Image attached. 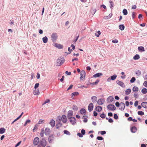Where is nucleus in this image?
I'll return each instance as SVG.
<instances>
[{"label":"nucleus","mask_w":147,"mask_h":147,"mask_svg":"<svg viewBox=\"0 0 147 147\" xmlns=\"http://www.w3.org/2000/svg\"><path fill=\"white\" fill-rule=\"evenodd\" d=\"M77 135L80 138L82 137L83 136V135L80 133H78Z\"/></svg>","instance_id":"nucleus-51"},{"label":"nucleus","mask_w":147,"mask_h":147,"mask_svg":"<svg viewBox=\"0 0 147 147\" xmlns=\"http://www.w3.org/2000/svg\"><path fill=\"white\" fill-rule=\"evenodd\" d=\"M100 117L104 119L106 117V115L105 114L103 113L101 114L100 115Z\"/></svg>","instance_id":"nucleus-46"},{"label":"nucleus","mask_w":147,"mask_h":147,"mask_svg":"<svg viewBox=\"0 0 147 147\" xmlns=\"http://www.w3.org/2000/svg\"><path fill=\"white\" fill-rule=\"evenodd\" d=\"M55 121L54 120L52 119L51 120L49 124L51 125L52 127H53L55 126Z\"/></svg>","instance_id":"nucleus-20"},{"label":"nucleus","mask_w":147,"mask_h":147,"mask_svg":"<svg viewBox=\"0 0 147 147\" xmlns=\"http://www.w3.org/2000/svg\"><path fill=\"white\" fill-rule=\"evenodd\" d=\"M131 131L133 133H135L136 132L137 129L135 126H132L131 127Z\"/></svg>","instance_id":"nucleus-19"},{"label":"nucleus","mask_w":147,"mask_h":147,"mask_svg":"<svg viewBox=\"0 0 147 147\" xmlns=\"http://www.w3.org/2000/svg\"><path fill=\"white\" fill-rule=\"evenodd\" d=\"M108 121L109 123H112L113 122V121L112 118H110L109 119Z\"/></svg>","instance_id":"nucleus-60"},{"label":"nucleus","mask_w":147,"mask_h":147,"mask_svg":"<svg viewBox=\"0 0 147 147\" xmlns=\"http://www.w3.org/2000/svg\"><path fill=\"white\" fill-rule=\"evenodd\" d=\"M42 40L43 42L44 43H46L47 42L48 38L47 36H45L42 38Z\"/></svg>","instance_id":"nucleus-28"},{"label":"nucleus","mask_w":147,"mask_h":147,"mask_svg":"<svg viewBox=\"0 0 147 147\" xmlns=\"http://www.w3.org/2000/svg\"><path fill=\"white\" fill-rule=\"evenodd\" d=\"M100 81V80L99 79L96 80L95 82L93 83H90V84H92V85H94L97 84Z\"/></svg>","instance_id":"nucleus-35"},{"label":"nucleus","mask_w":147,"mask_h":147,"mask_svg":"<svg viewBox=\"0 0 147 147\" xmlns=\"http://www.w3.org/2000/svg\"><path fill=\"white\" fill-rule=\"evenodd\" d=\"M88 117L87 115H84L83 116L82 119H84L83 121L84 123H86L88 121Z\"/></svg>","instance_id":"nucleus-26"},{"label":"nucleus","mask_w":147,"mask_h":147,"mask_svg":"<svg viewBox=\"0 0 147 147\" xmlns=\"http://www.w3.org/2000/svg\"><path fill=\"white\" fill-rule=\"evenodd\" d=\"M105 100L102 98L99 99L97 101V103L99 105H102L103 104Z\"/></svg>","instance_id":"nucleus-14"},{"label":"nucleus","mask_w":147,"mask_h":147,"mask_svg":"<svg viewBox=\"0 0 147 147\" xmlns=\"http://www.w3.org/2000/svg\"><path fill=\"white\" fill-rule=\"evenodd\" d=\"M97 99V97L96 96H93L91 97L92 101L93 103L95 102Z\"/></svg>","instance_id":"nucleus-27"},{"label":"nucleus","mask_w":147,"mask_h":147,"mask_svg":"<svg viewBox=\"0 0 147 147\" xmlns=\"http://www.w3.org/2000/svg\"><path fill=\"white\" fill-rule=\"evenodd\" d=\"M51 39L52 41L54 42L56 41L57 38V35L56 33H53L52 34L51 36Z\"/></svg>","instance_id":"nucleus-2"},{"label":"nucleus","mask_w":147,"mask_h":147,"mask_svg":"<svg viewBox=\"0 0 147 147\" xmlns=\"http://www.w3.org/2000/svg\"><path fill=\"white\" fill-rule=\"evenodd\" d=\"M63 133L64 134L69 136L71 134L67 130H64Z\"/></svg>","instance_id":"nucleus-40"},{"label":"nucleus","mask_w":147,"mask_h":147,"mask_svg":"<svg viewBox=\"0 0 147 147\" xmlns=\"http://www.w3.org/2000/svg\"><path fill=\"white\" fill-rule=\"evenodd\" d=\"M72 109L75 111H77L78 110V107L76 105H73L72 107Z\"/></svg>","instance_id":"nucleus-37"},{"label":"nucleus","mask_w":147,"mask_h":147,"mask_svg":"<svg viewBox=\"0 0 147 147\" xmlns=\"http://www.w3.org/2000/svg\"><path fill=\"white\" fill-rule=\"evenodd\" d=\"M109 3H110V5H111L110 6V8L111 9H113V5H114V3H113V2L112 1H110Z\"/></svg>","instance_id":"nucleus-43"},{"label":"nucleus","mask_w":147,"mask_h":147,"mask_svg":"<svg viewBox=\"0 0 147 147\" xmlns=\"http://www.w3.org/2000/svg\"><path fill=\"white\" fill-rule=\"evenodd\" d=\"M100 133L102 135H103L105 134H106V132L105 131H100ZM99 132H100V131H99L98 132V134H99Z\"/></svg>","instance_id":"nucleus-48"},{"label":"nucleus","mask_w":147,"mask_h":147,"mask_svg":"<svg viewBox=\"0 0 147 147\" xmlns=\"http://www.w3.org/2000/svg\"><path fill=\"white\" fill-rule=\"evenodd\" d=\"M97 139L99 140H103V138L101 136H98L96 138Z\"/></svg>","instance_id":"nucleus-47"},{"label":"nucleus","mask_w":147,"mask_h":147,"mask_svg":"<svg viewBox=\"0 0 147 147\" xmlns=\"http://www.w3.org/2000/svg\"><path fill=\"white\" fill-rule=\"evenodd\" d=\"M40 144L42 146L45 147L47 144V141L45 139L43 138L40 141Z\"/></svg>","instance_id":"nucleus-3"},{"label":"nucleus","mask_w":147,"mask_h":147,"mask_svg":"<svg viewBox=\"0 0 147 147\" xmlns=\"http://www.w3.org/2000/svg\"><path fill=\"white\" fill-rule=\"evenodd\" d=\"M81 133L83 135H85L86 133L85 130L84 129H82L81 130Z\"/></svg>","instance_id":"nucleus-54"},{"label":"nucleus","mask_w":147,"mask_h":147,"mask_svg":"<svg viewBox=\"0 0 147 147\" xmlns=\"http://www.w3.org/2000/svg\"><path fill=\"white\" fill-rule=\"evenodd\" d=\"M102 107L98 106L96 107L95 110L98 112H100L102 111Z\"/></svg>","instance_id":"nucleus-22"},{"label":"nucleus","mask_w":147,"mask_h":147,"mask_svg":"<svg viewBox=\"0 0 147 147\" xmlns=\"http://www.w3.org/2000/svg\"><path fill=\"white\" fill-rule=\"evenodd\" d=\"M102 75V74L101 73H97L94 74L93 77L94 78L99 77Z\"/></svg>","instance_id":"nucleus-21"},{"label":"nucleus","mask_w":147,"mask_h":147,"mask_svg":"<svg viewBox=\"0 0 147 147\" xmlns=\"http://www.w3.org/2000/svg\"><path fill=\"white\" fill-rule=\"evenodd\" d=\"M94 107L93 104L92 103H90L88 106V110L89 112L92 111Z\"/></svg>","instance_id":"nucleus-10"},{"label":"nucleus","mask_w":147,"mask_h":147,"mask_svg":"<svg viewBox=\"0 0 147 147\" xmlns=\"http://www.w3.org/2000/svg\"><path fill=\"white\" fill-rule=\"evenodd\" d=\"M131 92V90L130 88H128L125 91V94L126 95H127L129 94Z\"/></svg>","instance_id":"nucleus-30"},{"label":"nucleus","mask_w":147,"mask_h":147,"mask_svg":"<svg viewBox=\"0 0 147 147\" xmlns=\"http://www.w3.org/2000/svg\"><path fill=\"white\" fill-rule=\"evenodd\" d=\"M51 132L50 129L49 128H46L45 130V134L47 136L49 135Z\"/></svg>","instance_id":"nucleus-12"},{"label":"nucleus","mask_w":147,"mask_h":147,"mask_svg":"<svg viewBox=\"0 0 147 147\" xmlns=\"http://www.w3.org/2000/svg\"><path fill=\"white\" fill-rule=\"evenodd\" d=\"M140 58L139 55L138 54L136 55L133 57V59L135 60L138 59Z\"/></svg>","instance_id":"nucleus-33"},{"label":"nucleus","mask_w":147,"mask_h":147,"mask_svg":"<svg viewBox=\"0 0 147 147\" xmlns=\"http://www.w3.org/2000/svg\"><path fill=\"white\" fill-rule=\"evenodd\" d=\"M138 115H144V113L142 111H139L138 112Z\"/></svg>","instance_id":"nucleus-41"},{"label":"nucleus","mask_w":147,"mask_h":147,"mask_svg":"<svg viewBox=\"0 0 147 147\" xmlns=\"http://www.w3.org/2000/svg\"><path fill=\"white\" fill-rule=\"evenodd\" d=\"M86 72L84 70H82L80 74L81 76L80 79L81 80H83L85 78Z\"/></svg>","instance_id":"nucleus-4"},{"label":"nucleus","mask_w":147,"mask_h":147,"mask_svg":"<svg viewBox=\"0 0 147 147\" xmlns=\"http://www.w3.org/2000/svg\"><path fill=\"white\" fill-rule=\"evenodd\" d=\"M44 120L40 119L38 121V124H40L44 122Z\"/></svg>","instance_id":"nucleus-52"},{"label":"nucleus","mask_w":147,"mask_h":147,"mask_svg":"<svg viewBox=\"0 0 147 147\" xmlns=\"http://www.w3.org/2000/svg\"><path fill=\"white\" fill-rule=\"evenodd\" d=\"M143 85L146 87L147 88V81H145L143 83Z\"/></svg>","instance_id":"nucleus-57"},{"label":"nucleus","mask_w":147,"mask_h":147,"mask_svg":"<svg viewBox=\"0 0 147 147\" xmlns=\"http://www.w3.org/2000/svg\"><path fill=\"white\" fill-rule=\"evenodd\" d=\"M118 117L117 114L115 113L114 114V118L115 119H118Z\"/></svg>","instance_id":"nucleus-53"},{"label":"nucleus","mask_w":147,"mask_h":147,"mask_svg":"<svg viewBox=\"0 0 147 147\" xmlns=\"http://www.w3.org/2000/svg\"><path fill=\"white\" fill-rule=\"evenodd\" d=\"M97 34L96 33H95V35L97 37H98L101 34V32L100 31L98 30L97 32Z\"/></svg>","instance_id":"nucleus-45"},{"label":"nucleus","mask_w":147,"mask_h":147,"mask_svg":"<svg viewBox=\"0 0 147 147\" xmlns=\"http://www.w3.org/2000/svg\"><path fill=\"white\" fill-rule=\"evenodd\" d=\"M54 140V138L53 134L51 135L49 137L48 140L50 143H51Z\"/></svg>","instance_id":"nucleus-9"},{"label":"nucleus","mask_w":147,"mask_h":147,"mask_svg":"<svg viewBox=\"0 0 147 147\" xmlns=\"http://www.w3.org/2000/svg\"><path fill=\"white\" fill-rule=\"evenodd\" d=\"M141 92L144 94H145L147 92V89L144 88L142 89Z\"/></svg>","instance_id":"nucleus-36"},{"label":"nucleus","mask_w":147,"mask_h":147,"mask_svg":"<svg viewBox=\"0 0 147 147\" xmlns=\"http://www.w3.org/2000/svg\"><path fill=\"white\" fill-rule=\"evenodd\" d=\"M123 13L124 15H126L127 14V11L126 9H124L123 10Z\"/></svg>","instance_id":"nucleus-39"},{"label":"nucleus","mask_w":147,"mask_h":147,"mask_svg":"<svg viewBox=\"0 0 147 147\" xmlns=\"http://www.w3.org/2000/svg\"><path fill=\"white\" fill-rule=\"evenodd\" d=\"M73 85L72 84L70 85L69 87L67 88V90H68L70 89H71L73 87Z\"/></svg>","instance_id":"nucleus-63"},{"label":"nucleus","mask_w":147,"mask_h":147,"mask_svg":"<svg viewBox=\"0 0 147 147\" xmlns=\"http://www.w3.org/2000/svg\"><path fill=\"white\" fill-rule=\"evenodd\" d=\"M141 105L142 107L144 108H147V102H142L141 104Z\"/></svg>","instance_id":"nucleus-23"},{"label":"nucleus","mask_w":147,"mask_h":147,"mask_svg":"<svg viewBox=\"0 0 147 147\" xmlns=\"http://www.w3.org/2000/svg\"><path fill=\"white\" fill-rule=\"evenodd\" d=\"M62 126V124L60 122H59L56 125V128L57 129H58L59 127Z\"/></svg>","instance_id":"nucleus-29"},{"label":"nucleus","mask_w":147,"mask_h":147,"mask_svg":"<svg viewBox=\"0 0 147 147\" xmlns=\"http://www.w3.org/2000/svg\"><path fill=\"white\" fill-rule=\"evenodd\" d=\"M64 59L63 57H59L57 60V66H60L64 62Z\"/></svg>","instance_id":"nucleus-1"},{"label":"nucleus","mask_w":147,"mask_h":147,"mask_svg":"<svg viewBox=\"0 0 147 147\" xmlns=\"http://www.w3.org/2000/svg\"><path fill=\"white\" fill-rule=\"evenodd\" d=\"M5 131V129L3 127H1L0 128V134H3Z\"/></svg>","instance_id":"nucleus-31"},{"label":"nucleus","mask_w":147,"mask_h":147,"mask_svg":"<svg viewBox=\"0 0 147 147\" xmlns=\"http://www.w3.org/2000/svg\"><path fill=\"white\" fill-rule=\"evenodd\" d=\"M120 103H119L118 102H116L115 104L116 106L117 107H119L120 106Z\"/></svg>","instance_id":"nucleus-59"},{"label":"nucleus","mask_w":147,"mask_h":147,"mask_svg":"<svg viewBox=\"0 0 147 147\" xmlns=\"http://www.w3.org/2000/svg\"><path fill=\"white\" fill-rule=\"evenodd\" d=\"M39 85L38 83H36L35 85L34 88L36 89L39 86Z\"/></svg>","instance_id":"nucleus-55"},{"label":"nucleus","mask_w":147,"mask_h":147,"mask_svg":"<svg viewBox=\"0 0 147 147\" xmlns=\"http://www.w3.org/2000/svg\"><path fill=\"white\" fill-rule=\"evenodd\" d=\"M138 49L140 52H142L145 51L144 48L142 46H140L138 47Z\"/></svg>","instance_id":"nucleus-24"},{"label":"nucleus","mask_w":147,"mask_h":147,"mask_svg":"<svg viewBox=\"0 0 147 147\" xmlns=\"http://www.w3.org/2000/svg\"><path fill=\"white\" fill-rule=\"evenodd\" d=\"M117 77V76L116 74H114L109 78L107 79V81L110 82L111 80L113 81L114 80L116 79Z\"/></svg>","instance_id":"nucleus-6"},{"label":"nucleus","mask_w":147,"mask_h":147,"mask_svg":"<svg viewBox=\"0 0 147 147\" xmlns=\"http://www.w3.org/2000/svg\"><path fill=\"white\" fill-rule=\"evenodd\" d=\"M138 101L137 100V101H136L135 103H134V106H135V107H136L138 105Z\"/></svg>","instance_id":"nucleus-61"},{"label":"nucleus","mask_w":147,"mask_h":147,"mask_svg":"<svg viewBox=\"0 0 147 147\" xmlns=\"http://www.w3.org/2000/svg\"><path fill=\"white\" fill-rule=\"evenodd\" d=\"M132 90L134 92H136L138 90V88L137 87L134 86L133 87Z\"/></svg>","instance_id":"nucleus-34"},{"label":"nucleus","mask_w":147,"mask_h":147,"mask_svg":"<svg viewBox=\"0 0 147 147\" xmlns=\"http://www.w3.org/2000/svg\"><path fill=\"white\" fill-rule=\"evenodd\" d=\"M21 141H20V142H18L15 145V147H17L18 146L20 145V144H21Z\"/></svg>","instance_id":"nucleus-62"},{"label":"nucleus","mask_w":147,"mask_h":147,"mask_svg":"<svg viewBox=\"0 0 147 147\" xmlns=\"http://www.w3.org/2000/svg\"><path fill=\"white\" fill-rule=\"evenodd\" d=\"M61 120L63 123H66L67 121L66 116L64 115L62 116Z\"/></svg>","instance_id":"nucleus-17"},{"label":"nucleus","mask_w":147,"mask_h":147,"mask_svg":"<svg viewBox=\"0 0 147 147\" xmlns=\"http://www.w3.org/2000/svg\"><path fill=\"white\" fill-rule=\"evenodd\" d=\"M141 73V71L140 70H137L136 72V74L137 76H139L140 75Z\"/></svg>","instance_id":"nucleus-42"},{"label":"nucleus","mask_w":147,"mask_h":147,"mask_svg":"<svg viewBox=\"0 0 147 147\" xmlns=\"http://www.w3.org/2000/svg\"><path fill=\"white\" fill-rule=\"evenodd\" d=\"M107 108L109 110L112 111L115 110L116 108L114 105L112 104L109 105L107 106Z\"/></svg>","instance_id":"nucleus-5"},{"label":"nucleus","mask_w":147,"mask_h":147,"mask_svg":"<svg viewBox=\"0 0 147 147\" xmlns=\"http://www.w3.org/2000/svg\"><path fill=\"white\" fill-rule=\"evenodd\" d=\"M120 107V108H119V109L121 111L123 110L124 109L125 107V104L123 102H121Z\"/></svg>","instance_id":"nucleus-13"},{"label":"nucleus","mask_w":147,"mask_h":147,"mask_svg":"<svg viewBox=\"0 0 147 147\" xmlns=\"http://www.w3.org/2000/svg\"><path fill=\"white\" fill-rule=\"evenodd\" d=\"M114 100L113 97L112 96H110L107 99V102H111L113 101Z\"/></svg>","instance_id":"nucleus-16"},{"label":"nucleus","mask_w":147,"mask_h":147,"mask_svg":"<svg viewBox=\"0 0 147 147\" xmlns=\"http://www.w3.org/2000/svg\"><path fill=\"white\" fill-rule=\"evenodd\" d=\"M116 83L117 84H118L119 85L121 86V87H125L124 83L121 81L119 80H117L116 81Z\"/></svg>","instance_id":"nucleus-15"},{"label":"nucleus","mask_w":147,"mask_h":147,"mask_svg":"<svg viewBox=\"0 0 147 147\" xmlns=\"http://www.w3.org/2000/svg\"><path fill=\"white\" fill-rule=\"evenodd\" d=\"M98 147H104L105 145L103 143L100 144H98Z\"/></svg>","instance_id":"nucleus-56"},{"label":"nucleus","mask_w":147,"mask_h":147,"mask_svg":"<svg viewBox=\"0 0 147 147\" xmlns=\"http://www.w3.org/2000/svg\"><path fill=\"white\" fill-rule=\"evenodd\" d=\"M73 112L72 110H69L67 112V117L68 119H69L70 118L72 117Z\"/></svg>","instance_id":"nucleus-8"},{"label":"nucleus","mask_w":147,"mask_h":147,"mask_svg":"<svg viewBox=\"0 0 147 147\" xmlns=\"http://www.w3.org/2000/svg\"><path fill=\"white\" fill-rule=\"evenodd\" d=\"M39 139L38 138L36 137L34 139L33 144L34 145H37L39 142Z\"/></svg>","instance_id":"nucleus-11"},{"label":"nucleus","mask_w":147,"mask_h":147,"mask_svg":"<svg viewBox=\"0 0 147 147\" xmlns=\"http://www.w3.org/2000/svg\"><path fill=\"white\" fill-rule=\"evenodd\" d=\"M79 94V93L77 92H73L71 94V97H72L73 96H77Z\"/></svg>","instance_id":"nucleus-38"},{"label":"nucleus","mask_w":147,"mask_h":147,"mask_svg":"<svg viewBox=\"0 0 147 147\" xmlns=\"http://www.w3.org/2000/svg\"><path fill=\"white\" fill-rule=\"evenodd\" d=\"M35 95H38L39 94V90H37L35 91Z\"/></svg>","instance_id":"nucleus-58"},{"label":"nucleus","mask_w":147,"mask_h":147,"mask_svg":"<svg viewBox=\"0 0 147 147\" xmlns=\"http://www.w3.org/2000/svg\"><path fill=\"white\" fill-rule=\"evenodd\" d=\"M80 113L82 115H85L86 114V111L85 109H81L80 110Z\"/></svg>","instance_id":"nucleus-25"},{"label":"nucleus","mask_w":147,"mask_h":147,"mask_svg":"<svg viewBox=\"0 0 147 147\" xmlns=\"http://www.w3.org/2000/svg\"><path fill=\"white\" fill-rule=\"evenodd\" d=\"M69 121L73 125L75 124L76 123V119L75 117H71L69 119H68Z\"/></svg>","instance_id":"nucleus-7"},{"label":"nucleus","mask_w":147,"mask_h":147,"mask_svg":"<svg viewBox=\"0 0 147 147\" xmlns=\"http://www.w3.org/2000/svg\"><path fill=\"white\" fill-rule=\"evenodd\" d=\"M98 115L97 113L95 111H94L93 112V115L94 116L96 117Z\"/></svg>","instance_id":"nucleus-64"},{"label":"nucleus","mask_w":147,"mask_h":147,"mask_svg":"<svg viewBox=\"0 0 147 147\" xmlns=\"http://www.w3.org/2000/svg\"><path fill=\"white\" fill-rule=\"evenodd\" d=\"M55 46L59 49L63 48V46L62 45L57 43L55 44Z\"/></svg>","instance_id":"nucleus-18"},{"label":"nucleus","mask_w":147,"mask_h":147,"mask_svg":"<svg viewBox=\"0 0 147 147\" xmlns=\"http://www.w3.org/2000/svg\"><path fill=\"white\" fill-rule=\"evenodd\" d=\"M119 28L121 30H123L124 29L125 26L123 24L120 25L119 26Z\"/></svg>","instance_id":"nucleus-32"},{"label":"nucleus","mask_w":147,"mask_h":147,"mask_svg":"<svg viewBox=\"0 0 147 147\" xmlns=\"http://www.w3.org/2000/svg\"><path fill=\"white\" fill-rule=\"evenodd\" d=\"M136 81V78L134 77H133L131 78L130 80V82L131 83H134Z\"/></svg>","instance_id":"nucleus-44"},{"label":"nucleus","mask_w":147,"mask_h":147,"mask_svg":"<svg viewBox=\"0 0 147 147\" xmlns=\"http://www.w3.org/2000/svg\"><path fill=\"white\" fill-rule=\"evenodd\" d=\"M44 132V131L43 129H42L41 130V132H40V136L41 137H43V136Z\"/></svg>","instance_id":"nucleus-49"},{"label":"nucleus","mask_w":147,"mask_h":147,"mask_svg":"<svg viewBox=\"0 0 147 147\" xmlns=\"http://www.w3.org/2000/svg\"><path fill=\"white\" fill-rule=\"evenodd\" d=\"M50 100L49 99H47L45 101V102H44V103L42 104V105H45V104H46V103L50 102Z\"/></svg>","instance_id":"nucleus-50"}]
</instances>
